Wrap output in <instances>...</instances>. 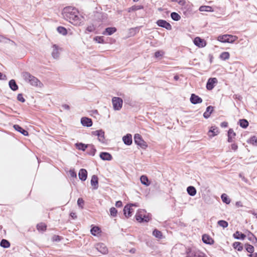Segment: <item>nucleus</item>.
<instances>
[{
	"label": "nucleus",
	"mask_w": 257,
	"mask_h": 257,
	"mask_svg": "<svg viewBox=\"0 0 257 257\" xmlns=\"http://www.w3.org/2000/svg\"><path fill=\"white\" fill-rule=\"evenodd\" d=\"M62 14L66 20L74 25L79 26L83 22L82 18L79 16V12L75 8L65 7L63 9Z\"/></svg>",
	"instance_id": "obj_1"
},
{
	"label": "nucleus",
	"mask_w": 257,
	"mask_h": 257,
	"mask_svg": "<svg viewBox=\"0 0 257 257\" xmlns=\"http://www.w3.org/2000/svg\"><path fill=\"white\" fill-rule=\"evenodd\" d=\"M22 77L26 82L30 83L32 86H37L39 85V84L41 83L36 77L32 75L29 72H23Z\"/></svg>",
	"instance_id": "obj_2"
},
{
	"label": "nucleus",
	"mask_w": 257,
	"mask_h": 257,
	"mask_svg": "<svg viewBox=\"0 0 257 257\" xmlns=\"http://www.w3.org/2000/svg\"><path fill=\"white\" fill-rule=\"evenodd\" d=\"M237 39V37L231 35H224L219 36L218 37V40L223 43H232Z\"/></svg>",
	"instance_id": "obj_3"
},
{
	"label": "nucleus",
	"mask_w": 257,
	"mask_h": 257,
	"mask_svg": "<svg viewBox=\"0 0 257 257\" xmlns=\"http://www.w3.org/2000/svg\"><path fill=\"white\" fill-rule=\"evenodd\" d=\"M145 211L144 210H139L136 214V218L137 221L140 222H148L150 220L149 216L145 215Z\"/></svg>",
	"instance_id": "obj_4"
},
{
	"label": "nucleus",
	"mask_w": 257,
	"mask_h": 257,
	"mask_svg": "<svg viewBox=\"0 0 257 257\" xmlns=\"http://www.w3.org/2000/svg\"><path fill=\"white\" fill-rule=\"evenodd\" d=\"M113 108L115 110H119L122 106L123 100L118 97H113L112 99Z\"/></svg>",
	"instance_id": "obj_5"
},
{
	"label": "nucleus",
	"mask_w": 257,
	"mask_h": 257,
	"mask_svg": "<svg viewBox=\"0 0 257 257\" xmlns=\"http://www.w3.org/2000/svg\"><path fill=\"white\" fill-rule=\"evenodd\" d=\"M134 141L136 144L142 148L145 149L148 146L146 142L143 140L141 136L138 134L135 135Z\"/></svg>",
	"instance_id": "obj_6"
},
{
	"label": "nucleus",
	"mask_w": 257,
	"mask_h": 257,
	"mask_svg": "<svg viewBox=\"0 0 257 257\" xmlns=\"http://www.w3.org/2000/svg\"><path fill=\"white\" fill-rule=\"evenodd\" d=\"M138 206L136 204H127L123 208V214L126 218H128L132 215L133 209L132 206Z\"/></svg>",
	"instance_id": "obj_7"
},
{
	"label": "nucleus",
	"mask_w": 257,
	"mask_h": 257,
	"mask_svg": "<svg viewBox=\"0 0 257 257\" xmlns=\"http://www.w3.org/2000/svg\"><path fill=\"white\" fill-rule=\"evenodd\" d=\"M218 82L216 78H210L208 79L206 83V88L208 90H212L215 86V85Z\"/></svg>",
	"instance_id": "obj_8"
},
{
	"label": "nucleus",
	"mask_w": 257,
	"mask_h": 257,
	"mask_svg": "<svg viewBox=\"0 0 257 257\" xmlns=\"http://www.w3.org/2000/svg\"><path fill=\"white\" fill-rule=\"evenodd\" d=\"M157 24L158 26L165 28L168 30L172 29V26L165 20H159L157 21Z\"/></svg>",
	"instance_id": "obj_9"
},
{
	"label": "nucleus",
	"mask_w": 257,
	"mask_h": 257,
	"mask_svg": "<svg viewBox=\"0 0 257 257\" xmlns=\"http://www.w3.org/2000/svg\"><path fill=\"white\" fill-rule=\"evenodd\" d=\"M59 49L60 48L56 44H54L52 46V51L51 52V55L53 58L56 59L59 58L60 55Z\"/></svg>",
	"instance_id": "obj_10"
},
{
	"label": "nucleus",
	"mask_w": 257,
	"mask_h": 257,
	"mask_svg": "<svg viewBox=\"0 0 257 257\" xmlns=\"http://www.w3.org/2000/svg\"><path fill=\"white\" fill-rule=\"evenodd\" d=\"M194 44L199 47H204L206 46L205 41L199 37H196L194 40Z\"/></svg>",
	"instance_id": "obj_11"
},
{
	"label": "nucleus",
	"mask_w": 257,
	"mask_h": 257,
	"mask_svg": "<svg viewBox=\"0 0 257 257\" xmlns=\"http://www.w3.org/2000/svg\"><path fill=\"white\" fill-rule=\"evenodd\" d=\"M190 100L193 104L200 103L202 102V99L195 94H191Z\"/></svg>",
	"instance_id": "obj_12"
},
{
	"label": "nucleus",
	"mask_w": 257,
	"mask_h": 257,
	"mask_svg": "<svg viewBox=\"0 0 257 257\" xmlns=\"http://www.w3.org/2000/svg\"><path fill=\"white\" fill-rule=\"evenodd\" d=\"M81 123L83 126L87 127H90L92 125L91 119L86 117H82L81 119Z\"/></svg>",
	"instance_id": "obj_13"
},
{
	"label": "nucleus",
	"mask_w": 257,
	"mask_h": 257,
	"mask_svg": "<svg viewBox=\"0 0 257 257\" xmlns=\"http://www.w3.org/2000/svg\"><path fill=\"white\" fill-rule=\"evenodd\" d=\"M97 250L102 254L107 253V248L106 246L103 243H98L96 246Z\"/></svg>",
	"instance_id": "obj_14"
},
{
	"label": "nucleus",
	"mask_w": 257,
	"mask_h": 257,
	"mask_svg": "<svg viewBox=\"0 0 257 257\" xmlns=\"http://www.w3.org/2000/svg\"><path fill=\"white\" fill-rule=\"evenodd\" d=\"M122 141L126 145L130 146L132 144V136L131 134H127L122 138Z\"/></svg>",
	"instance_id": "obj_15"
},
{
	"label": "nucleus",
	"mask_w": 257,
	"mask_h": 257,
	"mask_svg": "<svg viewBox=\"0 0 257 257\" xmlns=\"http://www.w3.org/2000/svg\"><path fill=\"white\" fill-rule=\"evenodd\" d=\"M78 176H79V179L81 181H85L86 180L87 177V171L84 169H80L79 172V173H78Z\"/></svg>",
	"instance_id": "obj_16"
},
{
	"label": "nucleus",
	"mask_w": 257,
	"mask_h": 257,
	"mask_svg": "<svg viewBox=\"0 0 257 257\" xmlns=\"http://www.w3.org/2000/svg\"><path fill=\"white\" fill-rule=\"evenodd\" d=\"M219 133L218 128L216 126H211L208 132V135L210 137H213Z\"/></svg>",
	"instance_id": "obj_17"
},
{
	"label": "nucleus",
	"mask_w": 257,
	"mask_h": 257,
	"mask_svg": "<svg viewBox=\"0 0 257 257\" xmlns=\"http://www.w3.org/2000/svg\"><path fill=\"white\" fill-rule=\"evenodd\" d=\"M236 134L234 132L233 129L230 128L228 131V140L227 141L229 143H232L233 142V140L235 138Z\"/></svg>",
	"instance_id": "obj_18"
},
{
	"label": "nucleus",
	"mask_w": 257,
	"mask_h": 257,
	"mask_svg": "<svg viewBox=\"0 0 257 257\" xmlns=\"http://www.w3.org/2000/svg\"><path fill=\"white\" fill-rule=\"evenodd\" d=\"M99 156L103 160L110 161L112 159L111 155L107 152H101Z\"/></svg>",
	"instance_id": "obj_19"
},
{
	"label": "nucleus",
	"mask_w": 257,
	"mask_h": 257,
	"mask_svg": "<svg viewBox=\"0 0 257 257\" xmlns=\"http://www.w3.org/2000/svg\"><path fill=\"white\" fill-rule=\"evenodd\" d=\"M116 31L115 27H108L105 29L102 34L104 35H111Z\"/></svg>",
	"instance_id": "obj_20"
},
{
	"label": "nucleus",
	"mask_w": 257,
	"mask_h": 257,
	"mask_svg": "<svg viewBox=\"0 0 257 257\" xmlns=\"http://www.w3.org/2000/svg\"><path fill=\"white\" fill-rule=\"evenodd\" d=\"M202 241L204 243L208 244H212L213 243V240L207 234L202 235Z\"/></svg>",
	"instance_id": "obj_21"
},
{
	"label": "nucleus",
	"mask_w": 257,
	"mask_h": 257,
	"mask_svg": "<svg viewBox=\"0 0 257 257\" xmlns=\"http://www.w3.org/2000/svg\"><path fill=\"white\" fill-rule=\"evenodd\" d=\"M91 184L94 189H96L98 187V178L96 175H93L91 179Z\"/></svg>",
	"instance_id": "obj_22"
},
{
	"label": "nucleus",
	"mask_w": 257,
	"mask_h": 257,
	"mask_svg": "<svg viewBox=\"0 0 257 257\" xmlns=\"http://www.w3.org/2000/svg\"><path fill=\"white\" fill-rule=\"evenodd\" d=\"M14 128H15V130L20 132V133L23 134L24 136H28V132L26 130L23 129L20 125H19L18 124H15L14 125Z\"/></svg>",
	"instance_id": "obj_23"
},
{
	"label": "nucleus",
	"mask_w": 257,
	"mask_h": 257,
	"mask_svg": "<svg viewBox=\"0 0 257 257\" xmlns=\"http://www.w3.org/2000/svg\"><path fill=\"white\" fill-rule=\"evenodd\" d=\"M87 149V153L88 155H89L90 156H92L95 155V154L96 152V149L93 145L88 144Z\"/></svg>",
	"instance_id": "obj_24"
},
{
	"label": "nucleus",
	"mask_w": 257,
	"mask_h": 257,
	"mask_svg": "<svg viewBox=\"0 0 257 257\" xmlns=\"http://www.w3.org/2000/svg\"><path fill=\"white\" fill-rule=\"evenodd\" d=\"M214 107L212 106H209L206 108V111L203 113V116L205 118H208L210 117V114L213 110Z\"/></svg>",
	"instance_id": "obj_25"
},
{
	"label": "nucleus",
	"mask_w": 257,
	"mask_h": 257,
	"mask_svg": "<svg viewBox=\"0 0 257 257\" xmlns=\"http://www.w3.org/2000/svg\"><path fill=\"white\" fill-rule=\"evenodd\" d=\"M189 255H190L192 257H204L205 254L200 251V250H195L193 251L192 252H191Z\"/></svg>",
	"instance_id": "obj_26"
},
{
	"label": "nucleus",
	"mask_w": 257,
	"mask_h": 257,
	"mask_svg": "<svg viewBox=\"0 0 257 257\" xmlns=\"http://www.w3.org/2000/svg\"><path fill=\"white\" fill-rule=\"evenodd\" d=\"M10 88L13 91H16L18 89V86L17 85L16 81L14 79H12L9 83Z\"/></svg>",
	"instance_id": "obj_27"
},
{
	"label": "nucleus",
	"mask_w": 257,
	"mask_h": 257,
	"mask_svg": "<svg viewBox=\"0 0 257 257\" xmlns=\"http://www.w3.org/2000/svg\"><path fill=\"white\" fill-rule=\"evenodd\" d=\"M140 181L143 184L146 186H148L150 185V181L146 176L142 175L140 178Z\"/></svg>",
	"instance_id": "obj_28"
},
{
	"label": "nucleus",
	"mask_w": 257,
	"mask_h": 257,
	"mask_svg": "<svg viewBox=\"0 0 257 257\" xmlns=\"http://www.w3.org/2000/svg\"><path fill=\"white\" fill-rule=\"evenodd\" d=\"M233 236L237 239H244L246 235L238 231H237L233 234Z\"/></svg>",
	"instance_id": "obj_29"
},
{
	"label": "nucleus",
	"mask_w": 257,
	"mask_h": 257,
	"mask_svg": "<svg viewBox=\"0 0 257 257\" xmlns=\"http://www.w3.org/2000/svg\"><path fill=\"white\" fill-rule=\"evenodd\" d=\"M187 191L188 193L192 196H194L196 194V190L194 187L190 186L187 187Z\"/></svg>",
	"instance_id": "obj_30"
},
{
	"label": "nucleus",
	"mask_w": 257,
	"mask_h": 257,
	"mask_svg": "<svg viewBox=\"0 0 257 257\" xmlns=\"http://www.w3.org/2000/svg\"><path fill=\"white\" fill-rule=\"evenodd\" d=\"M88 145V144L85 145L82 143H77L75 144L76 147L77 149L83 151H84L87 149Z\"/></svg>",
	"instance_id": "obj_31"
},
{
	"label": "nucleus",
	"mask_w": 257,
	"mask_h": 257,
	"mask_svg": "<svg viewBox=\"0 0 257 257\" xmlns=\"http://www.w3.org/2000/svg\"><path fill=\"white\" fill-rule=\"evenodd\" d=\"M99 142L104 143L105 140L104 132L102 130H99V133L97 136Z\"/></svg>",
	"instance_id": "obj_32"
},
{
	"label": "nucleus",
	"mask_w": 257,
	"mask_h": 257,
	"mask_svg": "<svg viewBox=\"0 0 257 257\" xmlns=\"http://www.w3.org/2000/svg\"><path fill=\"white\" fill-rule=\"evenodd\" d=\"M199 11L201 12H213V9L210 6H202L199 8Z\"/></svg>",
	"instance_id": "obj_33"
},
{
	"label": "nucleus",
	"mask_w": 257,
	"mask_h": 257,
	"mask_svg": "<svg viewBox=\"0 0 257 257\" xmlns=\"http://www.w3.org/2000/svg\"><path fill=\"white\" fill-rule=\"evenodd\" d=\"M247 143L257 146V137L254 136L251 137L247 141Z\"/></svg>",
	"instance_id": "obj_34"
},
{
	"label": "nucleus",
	"mask_w": 257,
	"mask_h": 257,
	"mask_svg": "<svg viewBox=\"0 0 257 257\" xmlns=\"http://www.w3.org/2000/svg\"><path fill=\"white\" fill-rule=\"evenodd\" d=\"M221 198L223 203L228 204L230 203V199L228 197L227 195L223 193L221 195Z\"/></svg>",
	"instance_id": "obj_35"
},
{
	"label": "nucleus",
	"mask_w": 257,
	"mask_h": 257,
	"mask_svg": "<svg viewBox=\"0 0 257 257\" xmlns=\"http://www.w3.org/2000/svg\"><path fill=\"white\" fill-rule=\"evenodd\" d=\"M230 54L228 52H223L220 55V58L222 60H226L229 58Z\"/></svg>",
	"instance_id": "obj_36"
},
{
	"label": "nucleus",
	"mask_w": 257,
	"mask_h": 257,
	"mask_svg": "<svg viewBox=\"0 0 257 257\" xmlns=\"http://www.w3.org/2000/svg\"><path fill=\"white\" fill-rule=\"evenodd\" d=\"M239 123V125L243 128H246L248 125V122L245 119H240Z\"/></svg>",
	"instance_id": "obj_37"
},
{
	"label": "nucleus",
	"mask_w": 257,
	"mask_h": 257,
	"mask_svg": "<svg viewBox=\"0 0 257 257\" xmlns=\"http://www.w3.org/2000/svg\"><path fill=\"white\" fill-rule=\"evenodd\" d=\"M0 245L4 248H8L10 246V243L7 240L3 239L1 241Z\"/></svg>",
	"instance_id": "obj_38"
},
{
	"label": "nucleus",
	"mask_w": 257,
	"mask_h": 257,
	"mask_svg": "<svg viewBox=\"0 0 257 257\" xmlns=\"http://www.w3.org/2000/svg\"><path fill=\"white\" fill-rule=\"evenodd\" d=\"M144 8L143 6L141 5H135L129 8L128 12H131L132 11H136L139 10L143 9Z\"/></svg>",
	"instance_id": "obj_39"
},
{
	"label": "nucleus",
	"mask_w": 257,
	"mask_h": 257,
	"mask_svg": "<svg viewBox=\"0 0 257 257\" xmlns=\"http://www.w3.org/2000/svg\"><path fill=\"white\" fill-rule=\"evenodd\" d=\"M171 18L175 21H178L181 19L180 16L176 12H173L171 14Z\"/></svg>",
	"instance_id": "obj_40"
},
{
	"label": "nucleus",
	"mask_w": 257,
	"mask_h": 257,
	"mask_svg": "<svg viewBox=\"0 0 257 257\" xmlns=\"http://www.w3.org/2000/svg\"><path fill=\"white\" fill-rule=\"evenodd\" d=\"M47 226L45 223H40L37 224V229L39 231H44L46 229Z\"/></svg>",
	"instance_id": "obj_41"
},
{
	"label": "nucleus",
	"mask_w": 257,
	"mask_h": 257,
	"mask_svg": "<svg viewBox=\"0 0 257 257\" xmlns=\"http://www.w3.org/2000/svg\"><path fill=\"white\" fill-rule=\"evenodd\" d=\"M91 233L93 235H96L100 232V229L97 226H94L91 229Z\"/></svg>",
	"instance_id": "obj_42"
},
{
	"label": "nucleus",
	"mask_w": 257,
	"mask_h": 257,
	"mask_svg": "<svg viewBox=\"0 0 257 257\" xmlns=\"http://www.w3.org/2000/svg\"><path fill=\"white\" fill-rule=\"evenodd\" d=\"M57 30L59 33L63 35H66L67 33V30L63 27L59 26Z\"/></svg>",
	"instance_id": "obj_43"
},
{
	"label": "nucleus",
	"mask_w": 257,
	"mask_h": 257,
	"mask_svg": "<svg viewBox=\"0 0 257 257\" xmlns=\"http://www.w3.org/2000/svg\"><path fill=\"white\" fill-rule=\"evenodd\" d=\"M153 235L155 236L156 237L159 239H161L162 237V232L156 229L153 231Z\"/></svg>",
	"instance_id": "obj_44"
},
{
	"label": "nucleus",
	"mask_w": 257,
	"mask_h": 257,
	"mask_svg": "<svg viewBox=\"0 0 257 257\" xmlns=\"http://www.w3.org/2000/svg\"><path fill=\"white\" fill-rule=\"evenodd\" d=\"M233 247L235 249H236L238 251H241L243 249V246L241 243L239 242H235L233 243Z\"/></svg>",
	"instance_id": "obj_45"
},
{
	"label": "nucleus",
	"mask_w": 257,
	"mask_h": 257,
	"mask_svg": "<svg viewBox=\"0 0 257 257\" xmlns=\"http://www.w3.org/2000/svg\"><path fill=\"white\" fill-rule=\"evenodd\" d=\"M217 224L218 225L224 228L227 227L228 225V222L223 220H219L217 222Z\"/></svg>",
	"instance_id": "obj_46"
},
{
	"label": "nucleus",
	"mask_w": 257,
	"mask_h": 257,
	"mask_svg": "<svg viewBox=\"0 0 257 257\" xmlns=\"http://www.w3.org/2000/svg\"><path fill=\"white\" fill-rule=\"evenodd\" d=\"M245 249L246 251L250 253H253L254 250V247L248 244L245 245Z\"/></svg>",
	"instance_id": "obj_47"
},
{
	"label": "nucleus",
	"mask_w": 257,
	"mask_h": 257,
	"mask_svg": "<svg viewBox=\"0 0 257 257\" xmlns=\"http://www.w3.org/2000/svg\"><path fill=\"white\" fill-rule=\"evenodd\" d=\"M117 211L114 207H111L110 209V214L112 217H115L117 215Z\"/></svg>",
	"instance_id": "obj_48"
},
{
	"label": "nucleus",
	"mask_w": 257,
	"mask_h": 257,
	"mask_svg": "<svg viewBox=\"0 0 257 257\" xmlns=\"http://www.w3.org/2000/svg\"><path fill=\"white\" fill-rule=\"evenodd\" d=\"M94 40L98 43H104V39L102 36H96L94 38Z\"/></svg>",
	"instance_id": "obj_49"
},
{
	"label": "nucleus",
	"mask_w": 257,
	"mask_h": 257,
	"mask_svg": "<svg viewBox=\"0 0 257 257\" xmlns=\"http://www.w3.org/2000/svg\"><path fill=\"white\" fill-rule=\"evenodd\" d=\"M248 239L250 241H253L254 239L257 241L256 237L250 232H248Z\"/></svg>",
	"instance_id": "obj_50"
},
{
	"label": "nucleus",
	"mask_w": 257,
	"mask_h": 257,
	"mask_svg": "<svg viewBox=\"0 0 257 257\" xmlns=\"http://www.w3.org/2000/svg\"><path fill=\"white\" fill-rule=\"evenodd\" d=\"M17 99L22 102L25 101V99L23 97V94L21 93L18 94Z\"/></svg>",
	"instance_id": "obj_51"
},
{
	"label": "nucleus",
	"mask_w": 257,
	"mask_h": 257,
	"mask_svg": "<svg viewBox=\"0 0 257 257\" xmlns=\"http://www.w3.org/2000/svg\"><path fill=\"white\" fill-rule=\"evenodd\" d=\"M77 204L79 206L81 207V208L83 207V205L84 204V201L82 198H78L77 200Z\"/></svg>",
	"instance_id": "obj_52"
},
{
	"label": "nucleus",
	"mask_w": 257,
	"mask_h": 257,
	"mask_svg": "<svg viewBox=\"0 0 257 257\" xmlns=\"http://www.w3.org/2000/svg\"><path fill=\"white\" fill-rule=\"evenodd\" d=\"M86 30L88 32H92L95 30V28L93 25H90L87 27Z\"/></svg>",
	"instance_id": "obj_53"
},
{
	"label": "nucleus",
	"mask_w": 257,
	"mask_h": 257,
	"mask_svg": "<svg viewBox=\"0 0 257 257\" xmlns=\"http://www.w3.org/2000/svg\"><path fill=\"white\" fill-rule=\"evenodd\" d=\"M231 148L233 151H236L238 149V146L236 144L234 143L231 145Z\"/></svg>",
	"instance_id": "obj_54"
},
{
	"label": "nucleus",
	"mask_w": 257,
	"mask_h": 257,
	"mask_svg": "<svg viewBox=\"0 0 257 257\" xmlns=\"http://www.w3.org/2000/svg\"><path fill=\"white\" fill-rule=\"evenodd\" d=\"M162 53L161 51H157L155 53V56L156 58L159 57L162 55Z\"/></svg>",
	"instance_id": "obj_55"
},
{
	"label": "nucleus",
	"mask_w": 257,
	"mask_h": 257,
	"mask_svg": "<svg viewBox=\"0 0 257 257\" xmlns=\"http://www.w3.org/2000/svg\"><path fill=\"white\" fill-rule=\"evenodd\" d=\"M122 205V202L121 201H117L115 203V206L117 207H120Z\"/></svg>",
	"instance_id": "obj_56"
},
{
	"label": "nucleus",
	"mask_w": 257,
	"mask_h": 257,
	"mask_svg": "<svg viewBox=\"0 0 257 257\" xmlns=\"http://www.w3.org/2000/svg\"><path fill=\"white\" fill-rule=\"evenodd\" d=\"M227 125H228V123L225 121H223V122H221L220 124V126L222 127H226L227 126Z\"/></svg>",
	"instance_id": "obj_57"
},
{
	"label": "nucleus",
	"mask_w": 257,
	"mask_h": 257,
	"mask_svg": "<svg viewBox=\"0 0 257 257\" xmlns=\"http://www.w3.org/2000/svg\"><path fill=\"white\" fill-rule=\"evenodd\" d=\"M62 107L65 109L69 110L70 109V106L66 104H63Z\"/></svg>",
	"instance_id": "obj_58"
},
{
	"label": "nucleus",
	"mask_w": 257,
	"mask_h": 257,
	"mask_svg": "<svg viewBox=\"0 0 257 257\" xmlns=\"http://www.w3.org/2000/svg\"><path fill=\"white\" fill-rule=\"evenodd\" d=\"M235 205L237 207H242V204L241 202H240V201H237L235 203Z\"/></svg>",
	"instance_id": "obj_59"
},
{
	"label": "nucleus",
	"mask_w": 257,
	"mask_h": 257,
	"mask_svg": "<svg viewBox=\"0 0 257 257\" xmlns=\"http://www.w3.org/2000/svg\"><path fill=\"white\" fill-rule=\"evenodd\" d=\"M99 133V130L95 131L92 132V135L97 136Z\"/></svg>",
	"instance_id": "obj_60"
},
{
	"label": "nucleus",
	"mask_w": 257,
	"mask_h": 257,
	"mask_svg": "<svg viewBox=\"0 0 257 257\" xmlns=\"http://www.w3.org/2000/svg\"><path fill=\"white\" fill-rule=\"evenodd\" d=\"M70 216H71V217L73 219H75L76 217H77V216L76 215V213H74V212H71L70 213Z\"/></svg>",
	"instance_id": "obj_61"
},
{
	"label": "nucleus",
	"mask_w": 257,
	"mask_h": 257,
	"mask_svg": "<svg viewBox=\"0 0 257 257\" xmlns=\"http://www.w3.org/2000/svg\"><path fill=\"white\" fill-rule=\"evenodd\" d=\"M70 175H71V177H76V173L74 172L70 171Z\"/></svg>",
	"instance_id": "obj_62"
},
{
	"label": "nucleus",
	"mask_w": 257,
	"mask_h": 257,
	"mask_svg": "<svg viewBox=\"0 0 257 257\" xmlns=\"http://www.w3.org/2000/svg\"><path fill=\"white\" fill-rule=\"evenodd\" d=\"M249 257H257V253H250L248 255Z\"/></svg>",
	"instance_id": "obj_63"
},
{
	"label": "nucleus",
	"mask_w": 257,
	"mask_h": 257,
	"mask_svg": "<svg viewBox=\"0 0 257 257\" xmlns=\"http://www.w3.org/2000/svg\"><path fill=\"white\" fill-rule=\"evenodd\" d=\"M173 2H178L179 4H181V0H171Z\"/></svg>",
	"instance_id": "obj_64"
}]
</instances>
